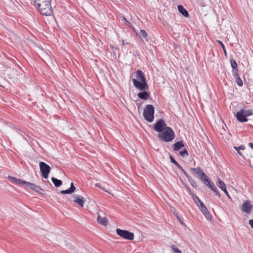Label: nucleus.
<instances>
[{
    "label": "nucleus",
    "instance_id": "72a5a7b5",
    "mask_svg": "<svg viewBox=\"0 0 253 253\" xmlns=\"http://www.w3.org/2000/svg\"><path fill=\"white\" fill-rule=\"evenodd\" d=\"M185 186V187L186 188V189H187L188 192L191 195H193L194 194L191 191V189L190 188V187L187 185V184H185L184 185Z\"/></svg>",
    "mask_w": 253,
    "mask_h": 253
},
{
    "label": "nucleus",
    "instance_id": "a211bd4d",
    "mask_svg": "<svg viewBox=\"0 0 253 253\" xmlns=\"http://www.w3.org/2000/svg\"><path fill=\"white\" fill-rule=\"evenodd\" d=\"M137 96L140 99L146 100L149 98L150 93L146 91V90H142L137 94Z\"/></svg>",
    "mask_w": 253,
    "mask_h": 253
},
{
    "label": "nucleus",
    "instance_id": "7ed1b4c3",
    "mask_svg": "<svg viewBox=\"0 0 253 253\" xmlns=\"http://www.w3.org/2000/svg\"><path fill=\"white\" fill-rule=\"evenodd\" d=\"M8 179L12 183L21 186L24 185L25 187H28L32 190L34 191L37 193L42 194L41 193V191H44V190L41 188L40 186H38L34 183L28 182L20 179H17L15 177L11 176H8Z\"/></svg>",
    "mask_w": 253,
    "mask_h": 253
},
{
    "label": "nucleus",
    "instance_id": "37998d69",
    "mask_svg": "<svg viewBox=\"0 0 253 253\" xmlns=\"http://www.w3.org/2000/svg\"><path fill=\"white\" fill-rule=\"evenodd\" d=\"M125 44H126V43H125V42H124V41L123 40V42H122V44H123V45H125Z\"/></svg>",
    "mask_w": 253,
    "mask_h": 253
},
{
    "label": "nucleus",
    "instance_id": "1a4fd4ad",
    "mask_svg": "<svg viewBox=\"0 0 253 253\" xmlns=\"http://www.w3.org/2000/svg\"><path fill=\"white\" fill-rule=\"evenodd\" d=\"M190 170L192 173L196 174L197 177L202 181L204 179L206 180L205 178L207 177V175L203 172V170L200 167H197L196 168H191L190 169Z\"/></svg>",
    "mask_w": 253,
    "mask_h": 253
},
{
    "label": "nucleus",
    "instance_id": "cd10ccee",
    "mask_svg": "<svg viewBox=\"0 0 253 253\" xmlns=\"http://www.w3.org/2000/svg\"><path fill=\"white\" fill-rule=\"evenodd\" d=\"M217 42L221 46V48H222L225 55L226 56V54H227L226 50L225 47L223 43V42L221 41H218V40L217 41Z\"/></svg>",
    "mask_w": 253,
    "mask_h": 253
},
{
    "label": "nucleus",
    "instance_id": "7c9ffc66",
    "mask_svg": "<svg viewBox=\"0 0 253 253\" xmlns=\"http://www.w3.org/2000/svg\"><path fill=\"white\" fill-rule=\"evenodd\" d=\"M141 37L145 38L147 36V32L144 30H141L139 33Z\"/></svg>",
    "mask_w": 253,
    "mask_h": 253
},
{
    "label": "nucleus",
    "instance_id": "473e14b6",
    "mask_svg": "<svg viewBox=\"0 0 253 253\" xmlns=\"http://www.w3.org/2000/svg\"><path fill=\"white\" fill-rule=\"evenodd\" d=\"M233 148L235 150H244L245 149V147L244 145H241L239 147L234 146V147H233Z\"/></svg>",
    "mask_w": 253,
    "mask_h": 253
},
{
    "label": "nucleus",
    "instance_id": "5701e85b",
    "mask_svg": "<svg viewBox=\"0 0 253 253\" xmlns=\"http://www.w3.org/2000/svg\"><path fill=\"white\" fill-rule=\"evenodd\" d=\"M192 197L195 203L197 205L198 207L201 206V204H203V202L200 200V199L195 195L193 194Z\"/></svg>",
    "mask_w": 253,
    "mask_h": 253
},
{
    "label": "nucleus",
    "instance_id": "423d86ee",
    "mask_svg": "<svg viewBox=\"0 0 253 253\" xmlns=\"http://www.w3.org/2000/svg\"><path fill=\"white\" fill-rule=\"evenodd\" d=\"M39 166L42 176L45 179L47 178L51 170L50 166L43 162H40Z\"/></svg>",
    "mask_w": 253,
    "mask_h": 253
},
{
    "label": "nucleus",
    "instance_id": "4be33fe9",
    "mask_svg": "<svg viewBox=\"0 0 253 253\" xmlns=\"http://www.w3.org/2000/svg\"><path fill=\"white\" fill-rule=\"evenodd\" d=\"M206 180H203L202 182L205 184L207 186H208V187H209L210 188H211V187L212 186V185H214V184L213 183V182L211 181L209 178V177L207 176V177H206L205 178Z\"/></svg>",
    "mask_w": 253,
    "mask_h": 253
},
{
    "label": "nucleus",
    "instance_id": "aec40b11",
    "mask_svg": "<svg viewBox=\"0 0 253 253\" xmlns=\"http://www.w3.org/2000/svg\"><path fill=\"white\" fill-rule=\"evenodd\" d=\"M177 8L179 12L185 17L189 16V13L186 9L181 5H178Z\"/></svg>",
    "mask_w": 253,
    "mask_h": 253
},
{
    "label": "nucleus",
    "instance_id": "c03bdc74",
    "mask_svg": "<svg viewBox=\"0 0 253 253\" xmlns=\"http://www.w3.org/2000/svg\"><path fill=\"white\" fill-rule=\"evenodd\" d=\"M240 111H245V110L244 109H240Z\"/></svg>",
    "mask_w": 253,
    "mask_h": 253
},
{
    "label": "nucleus",
    "instance_id": "a878e982",
    "mask_svg": "<svg viewBox=\"0 0 253 253\" xmlns=\"http://www.w3.org/2000/svg\"><path fill=\"white\" fill-rule=\"evenodd\" d=\"M188 181H189V182L190 183V184L191 185V186L195 188H197L198 185L196 183V182L193 179V178L192 177H190L188 180Z\"/></svg>",
    "mask_w": 253,
    "mask_h": 253
},
{
    "label": "nucleus",
    "instance_id": "c85d7f7f",
    "mask_svg": "<svg viewBox=\"0 0 253 253\" xmlns=\"http://www.w3.org/2000/svg\"><path fill=\"white\" fill-rule=\"evenodd\" d=\"M143 111H154V107L152 105H147Z\"/></svg>",
    "mask_w": 253,
    "mask_h": 253
},
{
    "label": "nucleus",
    "instance_id": "f257e3e1",
    "mask_svg": "<svg viewBox=\"0 0 253 253\" xmlns=\"http://www.w3.org/2000/svg\"><path fill=\"white\" fill-rule=\"evenodd\" d=\"M51 1V0H34V4L41 14L44 16H50L53 13Z\"/></svg>",
    "mask_w": 253,
    "mask_h": 253
},
{
    "label": "nucleus",
    "instance_id": "393cba45",
    "mask_svg": "<svg viewBox=\"0 0 253 253\" xmlns=\"http://www.w3.org/2000/svg\"><path fill=\"white\" fill-rule=\"evenodd\" d=\"M169 158L171 163L174 164L178 168H181V166L175 161V160L172 155H170Z\"/></svg>",
    "mask_w": 253,
    "mask_h": 253
},
{
    "label": "nucleus",
    "instance_id": "2f4dec72",
    "mask_svg": "<svg viewBox=\"0 0 253 253\" xmlns=\"http://www.w3.org/2000/svg\"><path fill=\"white\" fill-rule=\"evenodd\" d=\"M180 170H181L182 171V172L184 173V174L185 175V176L186 177V178H187V179L188 180L190 177H191V176H190L189 175V174L187 173V172L182 168V167L181 166V168H178Z\"/></svg>",
    "mask_w": 253,
    "mask_h": 253
},
{
    "label": "nucleus",
    "instance_id": "f3484780",
    "mask_svg": "<svg viewBox=\"0 0 253 253\" xmlns=\"http://www.w3.org/2000/svg\"><path fill=\"white\" fill-rule=\"evenodd\" d=\"M184 146V144L182 141H177L173 145V150L174 151H178Z\"/></svg>",
    "mask_w": 253,
    "mask_h": 253
},
{
    "label": "nucleus",
    "instance_id": "f8f14e48",
    "mask_svg": "<svg viewBox=\"0 0 253 253\" xmlns=\"http://www.w3.org/2000/svg\"><path fill=\"white\" fill-rule=\"evenodd\" d=\"M143 116L145 120L151 123L154 120V112H143Z\"/></svg>",
    "mask_w": 253,
    "mask_h": 253
},
{
    "label": "nucleus",
    "instance_id": "9d476101",
    "mask_svg": "<svg viewBox=\"0 0 253 253\" xmlns=\"http://www.w3.org/2000/svg\"><path fill=\"white\" fill-rule=\"evenodd\" d=\"M253 208V205L251 204L250 201H246L242 204L241 210L247 213H250Z\"/></svg>",
    "mask_w": 253,
    "mask_h": 253
},
{
    "label": "nucleus",
    "instance_id": "9b49d317",
    "mask_svg": "<svg viewBox=\"0 0 253 253\" xmlns=\"http://www.w3.org/2000/svg\"><path fill=\"white\" fill-rule=\"evenodd\" d=\"M73 198L74 199V202L76 204H78L80 206L83 207L84 206V203L85 202L84 198L80 195H73L72 196Z\"/></svg>",
    "mask_w": 253,
    "mask_h": 253
},
{
    "label": "nucleus",
    "instance_id": "6e6552de",
    "mask_svg": "<svg viewBox=\"0 0 253 253\" xmlns=\"http://www.w3.org/2000/svg\"><path fill=\"white\" fill-rule=\"evenodd\" d=\"M253 114L252 112H237L235 116L239 122L243 123L247 122V117Z\"/></svg>",
    "mask_w": 253,
    "mask_h": 253
},
{
    "label": "nucleus",
    "instance_id": "4468645a",
    "mask_svg": "<svg viewBox=\"0 0 253 253\" xmlns=\"http://www.w3.org/2000/svg\"><path fill=\"white\" fill-rule=\"evenodd\" d=\"M200 210L202 212V213L204 214V215L205 216V217L208 219L211 220V216L207 208L204 205V204H201V206L199 207Z\"/></svg>",
    "mask_w": 253,
    "mask_h": 253
},
{
    "label": "nucleus",
    "instance_id": "ddd939ff",
    "mask_svg": "<svg viewBox=\"0 0 253 253\" xmlns=\"http://www.w3.org/2000/svg\"><path fill=\"white\" fill-rule=\"evenodd\" d=\"M217 185L221 188V189L224 191V192L225 193V194L227 195V197L229 198L230 197L229 194L228 192V191L226 190V186L225 183L222 181V180L220 178H217Z\"/></svg>",
    "mask_w": 253,
    "mask_h": 253
},
{
    "label": "nucleus",
    "instance_id": "58836bf2",
    "mask_svg": "<svg viewBox=\"0 0 253 253\" xmlns=\"http://www.w3.org/2000/svg\"><path fill=\"white\" fill-rule=\"evenodd\" d=\"M210 189H211L212 191H215V190L216 189V187L214 184L213 185H212Z\"/></svg>",
    "mask_w": 253,
    "mask_h": 253
},
{
    "label": "nucleus",
    "instance_id": "412c9836",
    "mask_svg": "<svg viewBox=\"0 0 253 253\" xmlns=\"http://www.w3.org/2000/svg\"><path fill=\"white\" fill-rule=\"evenodd\" d=\"M51 180L55 187H59L62 184V180L58 179L54 177L51 178Z\"/></svg>",
    "mask_w": 253,
    "mask_h": 253
},
{
    "label": "nucleus",
    "instance_id": "bb28decb",
    "mask_svg": "<svg viewBox=\"0 0 253 253\" xmlns=\"http://www.w3.org/2000/svg\"><path fill=\"white\" fill-rule=\"evenodd\" d=\"M179 155L182 157L185 158L188 156V153L186 149H184L179 152Z\"/></svg>",
    "mask_w": 253,
    "mask_h": 253
},
{
    "label": "nucleus",
    "instance_id": "b1692460",
    "mask_svg": "<svg viewBox=\"0 0 253 253\" xmlns=\"http://www.w3.org/2000/svg\"><path fill=\"white\" fill-rule=\"evenodd\" d=\"M233 76L236 80V82L237 84L240 86H242L243 85V82H242L241 79L239 77L238 73H237L236 75V76L235 75H233Z\"/></svg>",
    "mask_w": 253,
    "mask_h": 253
},
{
    "label": "nucleus",
    "instance_id": "dca6fc26",
    "mask_svg": "<svg viewBox=\"0 0 253 253\" xmlns=\"http://www.w3.org/2000/svg\"><path fill=\"white\" fill-rule=\"evenodd\" d=\"M76 190V187L73 182L71 183L70 187L66 190H62L61 193L63 194H70L73 193Z\"/></svg>",
    "mask_w": 253,
    "mask_h": 253
},
{
    "label": "nucleus",
    "instance_id": "c9c22d12",
    "mask_svg": "<svg viewBox=\"0 0 253 253\" xmlns=\"http://www.w3.org/2000/svg\"><path fill=\"white\" fill-rule=\"evenodd\" d=\"M95 186L98 188H100L101 189H102V190H103L104 191H106V192L109 193V191H107L106 189H105V188H104L103 187H102L101 186V185H100V183H96L95 184Z\"/></svg>",
    "mask_w": 253,
    "mask_h": 253
},
{
    "label": "nucleus",
    "instance_id": "a19ab883",
    "mask_svg": "<svg viewBox=\"0 0 253 253\" xmlns=\"http://www.w3.org/2000/svg\"><path fill=\"white\" fill-rule=\"evenodd\" d=\"M237 152V153L240 156H242V154L241 153V152H240V150H235Z\"/></svg>",
    "mask_w": 253,
    "mask_h": 253
},
{
    "label": "nucleus",
    "instance_id": "ea45409f",
    "mask_svg": "<svg viewBox=\"0 0 253 253\" xmlns=\"http://www.w3.org/2000/svg\"><path fill=\"white\" fill-rule=\"evenodd\" d=\"M210 189H211L212 191H215V190L216 189V187L214 184L213 185H212Z\"/></svg>",
    "mask_w": 253,
    "mask_h": 253
},
{
    "label": "nucleus",
    "instance_id": "f03ea898",
    "mask_svg": "<svg viewBox=\"0 0 253 253\" xmlns=\"http://www.w3.org/2000/svg\"><path fill=\"white\" fill-rule=\"evenodd\" d=\"M136 78L132 80L134 86L140 91L147 90L149 87L146 82L145 75L141 70L136 71Z\"/></svg>",
    "mask_w": 253,
    "mask_h": 253
},
{
    "label": "nucleus",
    "instance_id": "79ce46f5",
    "mask_svg": "<svg viewBox=\"0 0 253 253\" xmlns=\"http://www.w3.org/2000/svg\"><path fill=\"white\" fill-rule=\"evenodd\" d=\"M249 145L250 147L253 149V143H249Z\"/></svg>",
    "mask_w": 253,
    "mask_h": 253
},
{
    "label": "nucleus",
    "instance_id": "20e7f679",
    "mask_svg": "<svg viewBox=\"0 0 253 253\" xmlns=\"http://www.w3.org/2000/svg\"><path fill=\"white\" fill-rule=\"evenodd\" d=\"M158 137L162 141L169 142L174 138L175 133L171 127L168 126L166 129L158 134Z\"/></svg>",
    "mask_w": 253,
    "mask_h": 253
},
{
    "label": "nucleus",
    "instance_id": "2eb2a0df",
    "mask_svg": "<svg viewBox=\"0 0 253 253\" xmlns=\"http://www.w3.org/2000/svg\"><path fill=\"white\" fill-rule=\"evenodd\" d=\"M230 63H231V67H232V75H235L238 73V65H237V64L236 63V62L235 61V60H234L233 59H231L230 60Z\"/></svg>",
    "mask_w": 253,
    "mask_h": 253
},
{
    "label": "nucleus",
    "instance_id": "f704fd0d",
    "mask_svg": "<svg viewBox=\"0 0 253 253\" xmlns=\"http://www.w3.org/2000/svg\"><path fill=\"white\" fill-rule=\"evenodd\" d=\"M175 215L176 216V217H177V219L178 220V221L180 222V223L183 225H185L183 223V221L182 220V219H181V218L179 217V216L178 215V213H175Z\"/></svg>",
    "mask_w": 253,
    "mask_h": 253
},
{
    "label": "nucleus",
    "instance_id": "4c0bfd02",
    "mask_svg": "<svg viewBox=\"0 0 253 253\" xmlns=\"http://www.w3.org/2000/svg\"><path fill=\"white\" fill-rule=\"evenodd\" d=\"M249 223L251 227L253 229V219L250 220Z\"/></svg>",
    "mask_w": 253,
    "mask_h": 253
},
{
    "label": "nucleus",
    "instance_id": "0eeeda50",
    "mask_svg": "<svg viewBox=\"0 0 253 253\" xmlns=\"http://www.w3.org/2000/svg\"><path fill=\"white\" fill-rule=\"evenodd\" d=\"M167 124L163 119L157 121L153 126V129L156 131L162 132L166 129Z\"/></svg>",
    "mask_w": 253,
    "mask_h": 253
},
{
    "label": "nucleus",
    "instance_id": "e433bc0d",
    "mask_svg": "<svg viewBox=\"0 0 253 253\" xmlns=\"http://www.w3.org/2000/svg\"><path fill=\"white\" fill-rule=\"evenodd\" d=\"M213 191L216 193V195L219 198H220L221 197V195H220V193L219 192L218 190L217 189V188L215 190V191Z\"/></svg>",
    "mask_w": 253,
    "mask_h": 253
},
{
    "label": "nucleus",
    "instance_id": "39448f33",
    "mask_svg": "<svg viewBox=\"0 0 253 253\" xmlns=\"http://www.w3.org/2000/svg\"><path fill=\"white\" fill-rule=\"evenodd\" d=\"M116 233L119 236L125 239L132 240L134 239V234L129 231L117 228Z\"/></svg>",
    "mask_w": 253,
    "mask_h": 253
},
{
    "label": "nucleus",
    "instance_id": "6ab92c4d",
    "mask_svg": "<svg viewBox=\"0 0 253 253\" xmlns=\"http://www.w3.org/2000/svg\"><path fill=\"white\" fill-rule=\"evenodd\" d=\"M97 221L98 223L106 226L108 224V220L106 217H101L99 214L98 215Z\"/></svg>",
    "mask_w": 253,
    "mask_h": 253
},
{
    "label": "nucleus",
    "instance_id": "c756f323",
    "mask_svg": "<svg viewBox=\"0 0 253 253\" xmlns=\"http://www.w3.org/2000/svg\"><path fill=\"white\" fill-rule=\"evenodd\" d=\"M171 249L174 253H182L181 251L177 248L174 245H172L171 246Z\"/></svg>",
    "mask_w": 253,
    "mask_h": 253
}]
</instances>
